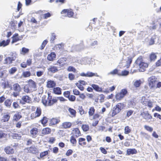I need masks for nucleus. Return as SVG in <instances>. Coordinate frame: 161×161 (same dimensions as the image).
Listing matches in <instances>:
<instances>
[{
	"mask_svg": "<svg viewBox=\"0 0 161 161\" xmlns=\"http://www.w3.org/2000/svg\"><path fill=\"white\" fill-rule=\"evenodd\" d=\"M106 111V108L103 107L102 108L100 112L95 114V109L94 107L92 106L90 108L88 112L89 116H92V120H94L95 121L92 123V125L93 126H96L97 125L99 120L103 118V116L101 115V114H104V112Z\"/></svg>",
	"mask_w": 161,
	"mask_h": 161,
	"instance_id": "obj_1",
	"label": "nucleus"
},
{
	"mask_svg": "<svg viewBox=\"0 0 161 161\" xmlns=\"http://www.w3.org/2000/svg\"><path fill=\"white\" fill-rule=\"evenodd\" d=\"M56 97H52L50 93H48V97L46 98V96L42 97V102L45 106H51L57 103Z\"/></svg>",
	"mask_w": 161,
	"mask_h": 161,
	"instance_id": "obj_2",
	"label": "nucleus"
},
{
	"mask_svg": "<svg viewBox=\"0 0 161 161\" xmlns=\"http://www.w3.org/2000/svg\"><path fill=\"white\" fill-rule=\"evenodd\" d=\"M135 63L139 67L138 69L140 72H144L148 66V64L144 61L143 57L142 56L137 58Z\"/></svg>",
	"mask_w": 161,
	"mask_h": 161,
	"instance_id": "obj_3",
	"label": "nucleus"
},
{
	"mask_svg": "<svg viewBox=\"0 0 161 161\" xmlns=\"http://www.w3.org/2000/svg\"><path fill=\"white\" fill-rule=\"evenodd\" d=\"M125 106V104L123 103H118L113 108L112 111L111 116L114 117L119 113L121 110L123 109Z\"/></svg>",
	"mask_w": 161,
	"mask_h": 161,
	"instance_id": "obj_4",
	"label": "nucleus"
},
{
	"mask_svg": "<svg viewBox=\"0 0 161 161\" xmlns=\"http://www.w3.org/2000/svg\"><path fill=\"white\" fill-rule=\"evenodd\" d=\"M128 93V91L126 89H122L120 92L116 94L115 98L116 100L119 101L122 100Z\"/></svg>",
	"mask_w": 161,
	"mask_h": 161,
	"instance_id": "obj_5",
	"label": "nucleus"
},
{
	"mask_svg": "<svg viewBox=\"0 0 161 161\" xmlns=\"http://www.w3.org/2000/svg\"><path fill=\"white\" fill-rule=\"evenodd\" d=\"M148 86L150 89L155 88L157 81L155 76L152 75L148 78Z\"/></svg>",
	"mask_w": 161,
	"mask_h": 161,
	"instance_id": "obj_6",
	"label": "nucleus"
},
{
	"mask_svg": "<svg viewBox=\"0 0 161 161\" xmlns=\"http://www.w3.org/2000/svg\"><path fill=\"white\" fill-rule=\"evenodd\" d=\"M61 13L62 14H66V16L69 18H73L74 15L73 10L71 8L64 9L61 11Z\"/></svg>",
	"mask_w": 161,
	"mask_h": 161,
	"instance_id": "obj_7",
	"label": "nucleus"
},
{
	"mask_svg": "<svg viewBox=\"0 0 161 161\" xmlns=\"http://www.w3.org/2000/svg\"><path fill=\"white\" fill-rule=\"evenodd\" d=\"M42 113V110L41 107H37L34 113H32L30 116L31 119H34L35 118L40 117Z\"/></svg>",
	"mask_w": 161,
	"mask_h": 161,
	"instance_id": "obj_8",
	"label": "nucleus"
},
{
	"mask_svg": "<svg viewBox=\"0 0 161 161\" xmlns=\"http://www.w3.org/2000/svg\"><path fill=\"white\" fill-rule=\"evenodd\" d=\"M60 122V117L53 118L49 120V125L50 126H53L59 124Z\"/></svg>",
	"mask_w": 161,
	"mask_h": 161,
	"instance_id": "obj_9",
	"label": "nucleus"
},
{
	"mask_svg": "<svg viewBox=\"0 0 161 161\" xmlns=\"http://www.w3.org/2000/svg\"><path fill=\"white\" fill-rule=\"evenodd\" d=\"M87 83L84 80H80L75 83L76 86L81 91H83L84 89V86L86 85Z\"/></svg>",
	"mask_w": 161,
	"mask_h": 161,
	"instance_id": "obj_10",
	"label": "nucleus"
},
{
	"mask_svg": "<svg viewBox=\"0 0 161 161\" xmlns=\"http://www.w3.org/2000/svg\"><path fill=\"white\" fill-rule=\"evenodd\" d=\"M72 136L78 138L81 136V133L79 129L78 128H74L71 133Z\"/></svg>",
	"mask_w": 161,
	"mask_h": 161,
	"instance_id": "obj_11",
	"label": "nucleus"
},
{
	"mask_svg": "<svg viewBox=\"0 0 161 161\" xmlns=\"http://www.w3.org/2000/svg\"><path fill=\"white\" fill-rule=\"evenodd\" d=\"M27 150H28L29 153L33 154H36L37 153H38L39 152L37 146H36L35 145H32L29 147L27 148Z\"/></svg>",
	"mask_w": 161,
	"mask_h": 161,
	"instance_id": "obj_12",
	"label": "nucleus"
},
{
	"mask_svg": "<svg viewBox=\"0 0 161 161\" xmlns=\"http://www.w3.org/2000/svg\"><path fill=\"white\" fill-rule=\"evenodd\" d=\"M12 57H6L4 60V64H9L12 63V62L15 60L16 57L13 54L12 55Z\"/></svg>",
	"mask_w": 161,
	"mask_h": 161,
	"instance_id": "obj_13",
	"label": "nucleus"
},
{
	"mask_svg": "<svg viewBox=\"0 0 161 161\" xmlns=\"http://www.w3.org/2000/svg\"><path fill=\"white\" fill-rule=\"evenodd\" d=\"M4 151L8 155L13 154L14 153V149L9 146L6 147L4 148Z\"/></svg>",
	"mask_w": 161,
	"mask_h": 161,
	"instance_id": "obj_14",
	"label": "nucleus"
},
{
	"mask_svg": "<svg viewBox=\"0 0 161 161\" xmlns=\"http://www.w3.org/2000/svg\"><path fill=\"white\" fill-rule=\"evenodd\" d=\"M28 86L31 90H32L33 91L36 90V86L35 81L31 79H30L28 80Z\"/></svg>",
	"mask_w": 161,
	"mask_h": 161,
	"instance_id": "obj_15",
	"label": "nucleus"
},
{
	"mask_svg": "<svg viewBox=\"0 0 161 161\" xmlns=\"http://www.w3.org/2000/svg\"><path fill=\"white\" fill-rule=\"evenodd\" d=\"M38 129L36 127H33L30 130V133L31 136L32 138H35L38 135Z\"/></svg>",
	"mask_w": 161,
	"mask_h": 161,
	"instance_id": "obj_16",
	"label": "nucleus"
},
{
	"mask_svg": "<svg viewBox=\"0 0 161 161\" xmlns=\"http://www.w3.org/2000/svg\"><path fill=\"white\" fill-rule=\"evenodd\" d=\"M51 132V129L49 127H46L43 128L41 131V136H44L50 134Z\"/></svg>",
	"mask_w": 161,
	"mask_h": 161,
	"instance_id": "obj_17",
	"label": "nucleus"
},
{
	"mask_svg": "<svg viewBox=\"0 0 161 161\" xmlns=\"http://www.w3.org/2000/svg\"><path fill=\"white\" fill-rule=\"evenodd\" d=\"M32 59L28 58L27 60L26 63L25 62H23L21 64L20 66L21 67L25 68L27 66H30L32 64Z\"/></svg>",
	"mask_w": 161,
	"mask_h": 161,
	"instance_id": "obj_18",
	"label": "nucleus"
},
{
	"mask_svg": "<svg viewBox=\"0 0 161 161\" xmlns=\"http://www.w3.org/2000/svg\"><path fill=\"white\" fill-rule=\"evenodd\" d=\"M56 86V82L53 80H48L47 82L46 86L49 88H54Z\"/></svg>",
	"mask_w": 161,
	"mask_h": 161,
	"instance_id": "obj_19",
	"label": "nucleus"
},
{
	"mask_svg": "<svg viewBox=\"0 0 161 161\" xmlns=\"http://www.w3.org/2000/svg\"><path fill=\"white\" fill-rule=\"evenodd\" d=\"M12 43H13L17 41L21 40L22 37H20L19 36V34L18 33H16L13 35L12 37Z\"/></svg>",
	"mask_w": 161,
	"mask_h": 161,
	"instance_id": "obj_20",
	"label": "nucleus"
},
{
	"mask_svg": "<svg viewBox=\"0 0 161 161\" xmlns=\"http://www.w3.org/2000/svg\"><path fill=\"white\" fill-rule=\"evenodd\" d=\"M141 115H142L143 118L147 120H150L152 118V116L148 111L147 112H143L141 114Z\"/></svg>",
	"mask_w": 161,
	"mask_h": 161,
	"instance_id": "obj_21",
	"label": "nucleus"
},
{
	"mask_svg": "<svg viewBox=\"0 0 161 161\" xmlns=\"http://www.w3.org/2000/svg\"><path fill=\"white\" fill-rule=\"evenodd\" d=\"M21 100L23 101V104L25 103H30L31 102V98L28 95H24L22 96Z\"/></svg>",
	"mask_w": 161,
	"mask_h": 161,
	"instance_id": "obj_22",
	"label": "nucleus"
},
{
	"mask_svg": "<svg viewBox=\"0 0 161 161\" xmlns=\"http://www.w3.org/2000/svg\"><path fill=\"white\" fill-rule=\"evenodd\" d=\"M78 142L79 145L83 147H85L87 144L86 139L84 138H79L78 139Z\"/></svg>",
	"mask_w": 161,
	"mask_h": 161,
	"instance_id": "obj_23",
	"label": "nucleus"
},
{
	"mask_svg": "<svg viewBox=\"0 0 161 161\" xmlns=\"http://www.w3.org/2000/svg\"><path fill=\"white\" fill-rule=\"evenodd\" d=\"M22 117L21 113L20 112H17L13 116V120L15 121H18Z\"/></svg>",
	"mask_w": 161,
	"mask_h": 161,
	"instance_id": "obj_24",
	"label": "nucleus"
},
{
	"mask_svg": "<svg viewBox=\"0 0 161 161\" xmlns=\"http://www.w3.org/2000/svg\"><path fill=\"white\" fill-rule=\"evenodd\" d=\"M56 54L54 52H52L47 56V59L49 61H53L56 58Z\"/></svg>",
	"mask_w": 161,
	"mask_h": 161,
	"instance_id": "obj_25",
	"label": "nucleus"
},
{
	"mask_svg": "<svg viewBox=\"0 0 161 161\" xmlns=\"http://www.w3.org/2000/svg\"><path fill=\"white\" fill-rule=\"evenodd\" d=\"M91 86L96 91L98 92H103L104 90H103V88L101 87H100L98 85L95 84H92Z\"/></svg>",
	"mask_w": 161,
	"mask_h": 161,
	"instance_id": "obj_26",
	"label": "nucleus"
},
{
	"mask_svg": "<svg viewBox=\"0 0 161 161\" xmlns=\"http://www.w3.org/2000/svg\"><path fill=\"white\" fill-rule=\"evenodd\" d=\"M158 53H151L149 55V58L150 62L154 61L157 58V55Z\"/></svg>",
	"mask_w": 161,
	"mask_h": 161,
	"instance_id": "obj_27",
	"label": "nucleus"
},
{
	"mask_svg": "<svg viewBox=\"0 0 161 161\" xmlns=\"http://www.w3.org/2000/svg\"><path fill=\"white\" fill-rule=\"evenodd\" d=\"M80 75L82 76H87L89 77H91L93 76H98L97 73H93L91 72H88L86 74L82 73L80 74Z\"/></svg>",
	"mask_w": 161,
	"mask_h": 161,
	"instance_id": "obj_28",
	"label": "nucleus"
},
{
	"mask_svg": "<svg viewBox=\"0 0 161 161\" xmlns=\"http://www.w3.org/2000/svg\"><path fill=\"white\" fill-rule=\"evenodd\" d=\"M72 125V123L69 122H63L62 124V126L63 128L66 129L70 128Z\"/></svg>",
	"mask_w": 161,
	"mask_h": 161,
	"instance_id": "obj_29",
	"label": "nucleus"
},
{
	"mask_svg": "<svg viewBox=\"0 0 161 161\" xmlns=\"http://www.w3.org/2000/svg\"><path fill=\"white\" fill-rule=\"evenodd\" d=\"M13 90L15 92H20L21 88L20 85L18 83H16L13 85Z\"/></svg>",
	"mask_w": 161,
	"mask_h": 161,
	"instance_id": "obj_30",
	"label": "nucleus"
},
{
	"mask_svg": "<svg viewBox=\"0 0 161 161\" xmlns=\"http://www.w3.org/2000/svg\"><path fill=\"white\" fill-rule=\"evenodd\" d=\"M142 103L149 108H152L153 107V103L150 100H148L147 99L146 100L143 101Z\"/></svg>",
	"mask_w": 161,
	"mask_h": 161,
	"instance_id": "obj_31",
	"label": "nucleus"
},
{
	"mask_svg": "<svg viewBox=\"0 0 161 161\" xmlns=\"http://www.w3.org/2000/svg\"><path fill=\"white\" fill-rule=\"evenodd\" d=\"M48 118L46 116L43 117L40 120L43 126L44 127L46 126L48 122Z\"/></svg>",
	"mask_w": 161,
	"mask_h": 161,
	"instance_id": "obj_32",
	"label": "nucleus"
},
{
	"mask_svg": "<svg viewBox=\"0 0 161 161\" xmlns=\"http://www.w3.org/2000/svg\"><path fill=\"white\" fill-rule=\"evenodd\" d=\"M66 58H59L57 61L59 65L61 66H63L65 64V62L66 61Z\"/></svg>",
	"mask_w": 161,
	"mask_h": 161,
	"instance_id": "obj_33",
	"label": "nucleus"
},
{
	"mask_svg": "<svg viewBox=\"0 0 161 161\" xmlns=\"http://www.w3.org/2000/svg\"><path fill=\"white\" fill-rule=\"evenodd\" d=\"M48 70L52 73H54L57 72L58 69L57 67L54 65H51L48 69Z\"/></svg>",
	"mask_w": 161,
	"mask_h": 161,
	"instance_id": "obj_34",
	"label": "nucleus"
},
{
	"mask_svg": "<svg viewBox=\"0 0 161 161\" xmlns=\"http://www.w3.org/2000/svg\"><path fill=\"white\" fill-rule=\"evenodd\" d=\"M54 50H63L64 49V45L63 43L58 44L54 47Z\"/></svg>",
	"mask_w": 161,
	"mask_h": 161,
	"instance_id": "obj_35",
	"label": "nucleus"
},
{
	"mask_svg": "<svg viewBox=\"0 0 161 161\" xmlns=\"http://www.w3.org/2000/svg\"><path fill=\"white\" fill-rule=\"evenodd\" d=\"M53 91V93L57 95H61L62 94V89L59 87H54Z\"/></svg>",
	"mask_w": 161,
	"mask_h": 161,
	"instance_id": "obj_36",
	"label": "nucleus"
},
{
	"mask_svg": "<svg viewBox=\"0 0 161 161\" xmlns=\"http://www.w3.org/2000/svg\"><path fill=\"white\" fill-rule=\"evenodd\" d=\"M10 42V39H7L6 41L3 40L0 42V47H5L9 44Z\"/></svg>",
	"mask_w": 161,
	"mask_h": 161,
	"instance_id": "obj_37",
	"label": "nucleus"
},
{
	"mask_svg": "<svg viewBox=\"0 0 161 161\" xmlns=\"http://www.w3.org/2000/svg\"><path fill=\"white\" fill-rule=\"evenodd\" d=\"M10 118V115L9 114H4L2 119V121L3 122H8Z\"/></svg>",
	"mask_w": 161,
	"mask_h": 161,
	"instance_id": "obj_38",
	"label": "nucleus"
},
{
	"mask_svg": "<svg viewBox=\"0 0 161 161\" xmlns=\"http://www.w3.org/2000/svg\"><path fill=\"white\" fill-rule=\"evenodd\" d=\"M137 153L136 150L135 148L133 149H129L127 151V154L128 155H130V154H136Z\"/></svg>",
	"mask_w": 161,
	"mask_h": 161,
	"instance_id": "obj_39",
	"label": "nucleus"
},
{
	"mask_svg": "<svg viewBox=\"0 0 161 161\" xmlns=\"http://www.w3.org/2000/svg\"><path fill=\"white\" fill-rule=\"evenodd\" d=\"M76 138L71 136L70 138V142L73 146H75L77 144V140L76 139Z\"/></svg>",
	"mask_w": 161,
	"mask_h": 161,
	"instance_id": "obj_40",
	"label": "nucleus"
},
{
	"mask_svg": "<svg viewBox=\"0 0 161 161\" xmlns=\"http://www.w3.org/2000/svg\"><path fill=\"white\" fill-rule=\"evenodd\" d=\"M12 103V100L10 99H8L5 100L4 104L6 107L10 108L11 106Z\"/></svg>",
	"mask_w": 161,
	"mask_h": 161,
	"instance_id": "obj_41",
	"label": "nucleus"
},
{
	"mask_svg": "<svg viewBox=\"0 0 161 161\" xmlns=\"http://www.w3.org/2000/svg\"><path fill=\"white\" fill-rule=\"evenodd\" d=\"M115 86H113L112 87H110L109 89H105V90H104L103 93H108L110 92H112L115 89Z\"/></svg>",
	"mask_w": 161,
	"mask_h": 161,
	"instance_id": "obj_42",
	"label": "nucleus"
},
{
	"mask_svg": "<svg viewBox=\"0 0 161 161\" xmlns=\"http://www.w3.org/2000/svg\"><path fill=\"white\" fill-rule=\"evenodd\" d=\"M68 110L72 117H75L76 116V112L75 109L71 108H69L68 109Z\"/></svg>",
	"mask_w": 161,
	"mask_h": 161,
	"instance_id": "obj_43",
	"label": "nucleus"
},
{
	"mask_svg": "<svg viewBox=\"0 0 161 161\" xmlns=\"http://www.w3.org/2000/svg\"><path fill=\"white\" fill-rule=\"evenodd\" d=\"M89 126L87 124H83L81 126V129L84 132H86L89 130Z\"/></svg>",
	"mask_w": 161,
	"mask_h": 161,
	"instance_id": "obj_44",
	"label": "nucleus"
},
{
	"mask_svg": "<svg viewBox=\"0 0 161 161\" xmlns=\"http://www.w3.org/2000/svg\"><path fill=\"white\" fill-rule=\"evenodd\" d=\"M12 136L14 139H20L21 137V136L20 134L16 133L12 134Z\"/></svg>",
	"mask_w": 161,
	"mask_h": 161,
	"instance_id": "obj_45",
	"label": "nucleus"
},
{
	"mask_svg": "<svg viewBox=\"0 0 161 161\" xmlns=\"http://www.w3.org/2000/svg\"><path fill=\"white\" fill-rule=\"evenodd\" d=\"M49 151H46L40 153V157L39 158H42L44 157L47 155L48 154Z\"/></svg>",
	"mask_w": 161,
	"mask_h": 161,
	"instance_id": "obj_46",
	"label": "nucleus"
},
{
	"mask_svg": "<svg viewBox=\"0 0 161 161\" xmlns=\"http://www.w3.org/2000/svg\"><path fill=\"white\" fill-rule=\"evenodd\" d=\"M131 131V129L128 126H126L125 127L124 133L125 134H128Z\"/></svg>",
	"mask_w": 161,
	"mask_h": 161,
	"instance_id": "obj_47",
	"label": "nucleus"
},
{
	"mask_svg": "<svg viewBox=\"0 0 161 161\" xmlns=\"http://www.w3.org/2000/svg\"><path fill=\"white\" fill-rule=\"evenodd\" d=\"M67 70L69 72H72L74 73L76 72V69L72 66H69L67 69Z\"/></svg>",
	"mask_w": 161,
	"mask_h": 161,
	"instance_id": "obj_48",
	"label": "nucleus"
},
{
	"mask_svg": "<svg viewBox=\"0 0 161 161\" xmlns=\"http://www.w3.org/2000/svg\"><path fill=\"white\" fill-rule=\"evenodd\" d=\"M119 70L117 69H114L112 71H111L109 73V75H119Z\"/></svg>",
	"mask_w": 161,
	"mask_h": 161,
	"instance_id": "obj_49",
	"label": "nucleus"
},
{
	"mask_svg": "<svg viewBox=\"0 0 161 161\" xmlns=\"http://www.w3.org/2000/svg\"><path fill=\"white\" fill-rule=\"evenodd\" d=\"M129 74V71L126 70H124L122 71L121 73H119V76H126L128 75Z\"/></svg>",
	"mask_w": 161,
	"mask_h": 161,
	"instance_id": "obj_50",
	"label": "nucleus"
},
{
	"mask_svg": "<svg viewBox=\"0 0 161 161\" xmlns=\"http://www.w3.org/2000/svg\"><path fill=\"white\" fill-rule=\"evenodd\" d=\"M22 75L24 77H28L31 75V73L29 71H25L23 73Z\"/></svg>",
	"mask_w": 161,
	"mask_h": 161,
	"instance_id": "obj_51",
	"label": "nucleus"
},
{
	"mask_svg": "<svg viewBox=\"0 0 161 161\" xmlns=\"http://www.w3.org/2000/svg\"><path fill=\"white\" fill-rule=\"evenodd\" d=\"M56 36L55 33H53L52 34L51 37L50 39V42L52 43H54V40L56 39Z\"/></svg>",
	"mask_w": 161,
	"mask_h": 161,
	"instance_id": "obj_52",
	"label": "nucleus"
},
{
	"mask_svg": "<svg viewBox=\"0 0 161 161\" xmlns=\"http://www.w3.org/2000/svg\"><path fill=\"white\" fill-rule=\"evenodd\" d=\"M24 90L25 92L27 93L30 92L31 91H33L29 88V87L28 86H25L24 87Z\"/></svg>",
	"mask_w": 161,
	"mask_h": 161,
	"instance_id": "obj_53",
	"label": "nucleus"
},
{
	"mask_svg": "<svg viewBox=\"0 0 161 161\" xmlns=\"http://www.w3.org/2000/svg\"><path fill=\"white\" fill-rule=\"evenodd\" d=\"M17 70V69L15 67L12 68L9 70V73L10 74H13Z\"/></svg>",
	"mask_w": 161,
	"mask_h": 161,
	"instance_id": "obj_54",
	"label": "nucleus"
},
{
	"mask_svg": "<svg viewBox=\"0 0 161 161\" xmlns=\"http://www.w3.org/2000/svg\"><path fill=\"white\" fill-rule=\"evenodd\" d=\"M68 78L69 80H73L75 78V75L72 73H69L68 74Z\"/></svg>",
	"mask_w": 161,
	"mask_h": 161,
	"instance_id": "obj_55",
	"label": "nucleus"
},
{
	"mask_svg": "<svg viewBox=\"0 0 161 161\" xmlns=\"http://www.w3.org/2000/svg\"><path fill=\"white\" fill-rule=\"evenodd\" d=\"M48 42V41L47 40H44L43 42L42 43V44L41 46V47L40 48L41 50L43 49L44 47H45L46 45L47 44Z\"/></svg>",
	"mask_w": 161,
	"mask_h": 161,
	"instance_id": "obj_56",
	"label": "nucleus"
},
{
	"mask_svg": "<svg viewBox=\"0 0 161 161\" xmlns=\"http://www.w3.org/2000/svg\"><path fill=\"white\" fill-rule=\"evenodd\" d=\"M29 52V49L25 47H23L22 48L21 52L22 54L23 55L25 54L26 53H28Z\"/></svg>",
	"mask_w": 161,
	"mask_h": 161,
	"instance_id": "obj_57",
	"label": "nucleus"
},
{
	"mask_svg": "<svg viewBox=\"0 0 161 161\" xmlns=\"http://www.w3.org/2000/svg\"><path fill=\"white\" fill-rule=\"evenodd\" d=\"M141 84V81L140 80H137L134 83V85L136 87L140 86Z\"/></svg>",
	"mask_w": 161,
	"mask_h": 161,
	"instance_id": "obj_58",
	"label": "nucleus"
},
{
	"mask_svg": "<svg viewBox=\"0 0 161 161\" xmlns=\"http://www.w3.org/2000/svg\"><path fill=\"white\" fill-rule=\"evenodd\" d=\"M68 98L70 101L74 102L75 100L76 97L73 95H71Z\"/></svg>",
	"mask_w": 161,
	"mask_h": 161,
	"instance_id": "obj_59",
	"label": "nucleus"
},
{
	"mask_svg": "<svg viewBox=\"0 0 161 161\" xmlns=\"http://www.w3.org/2000/svg\"><path fill=\"white\" fill-rule=\"evenodd\" d=\"M70 92L69 91H66L64 92L63 93L64 96L66 98H68L70 95Z\"/></svg>",
	"mask_w": 161,
	"mask_h": 161,
	"instance_id": "obj_60",
	"label": "nucleus"
},
{
	"mask_svg": "<svg viewBox=\"0 0 161 161\" xmlns=\"http://www.w3.org/2000/svg\"><path fill=\"white\" fill-rule=\"evenodd\" d=\"M134 111L132 110H130L127 112L126 116L127 117H129L133 113Z\"/></svg>",
	"mask_w": 161,
	"mask_h": 161,
	"instance_id": "obj_61",
	"label": "nucleus"
},
{
	"mask_svg": "<svg viewBox=\"0 0 161 161\" xmlns=\"http://www.w3.org/2000/svg\"><path fill=\"white\" fill-rule=\"evenodd\" d=\"M144 127L146 130L149 132H151L153 130V128L151 127L145 125L144 126Z\"/></svg>",
	"mask_w": 161,
	"mask_h": 161,
	"instance_id": "obj_62",
	"label": "nucleus"
},
{
	"mask_svg": "<svg viewBox=\"0 0 161 161\" xmlns=\"http://www.w3.org/2000/svg\"><path fill=\"white\" fill-rule=\"evenodd\" d=\"M73 94L76 95H79L80 94V92L79 91L76 89H73Z\"/></svg>",
	"mask_w": 161,
	"mask_h": 161,
	"instance_id": "obj_63",
	"label": "nucleus"
},
{
	"mask_svg": "<svg viewBox=\"0 0 161 161\" xmlns=\"http://www.w3.org/2000/svg\"><path fill=\"white\" fill-rule=\"evenodd\" d=\"M55 140L56 139L55 137H50V138H49L48 142L50 143L53 144L55 142Z\"/></svg>",
	"mask_w": 161,
	"mask_h": 161,
	"instance_id": "obj_64",
	"label": "nucleus"
}]
</instances>
